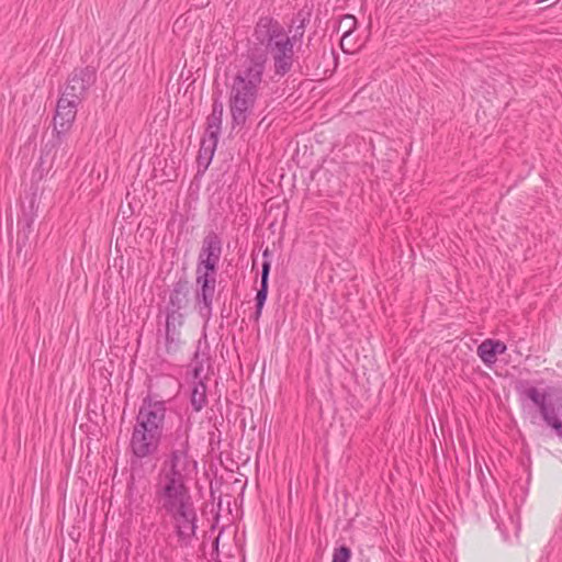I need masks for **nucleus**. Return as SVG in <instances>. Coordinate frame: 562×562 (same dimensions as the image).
I'll return each instance as SVG.
<instances>
[{"instance_id":"nucleus-7","label":"nucleus","mask_w":562,"mask_h":562,"mask_svg":"<svg viewBox=\"0 0 562 562\" xmlns=\"http://www.w3.org/2000/svg\"><path fill=\"white\" fill-rule=\"evenodd\" d=\"M216 276L195 272V307L201 318L207 323L213 314V299L216 289Z\"/></svg>"},{"instance_id":"nucleus-9","label":"nucleus","mask_w":562,"mask_h":562,"mask_svg":"<svg viewBox=\"0 0 562 562\" xmlns=\"http://www.w3.org/2000/svg\"><path fill=\"white\" fill-rule=\"evenodd\" d=\"M188 294L189 288L186 279H179L175 282L164 307V315L186 316L182 311L188 305Z\"/></svg>"},{"instance_id":"nucleus-19","label":"nucleus","mask_w":562,"mask_h":562,"mask_svg":"<svg viewBox=\"0 0 562 562\" xmlns=\"http://www.w3.org/2000/svg\"><path fill=\"white\" fill-rule=\"evenodd\" d=\"M296 20H297L299 24L295 26L294 34L291 38L293 44L303 37L306 23L310 21V13H304V12L300 11L296 14Z\"/></svg>"},{"instance_id":"nucleus-16","label":"nucleus","mask_w":562,"mask_h":562,"mask_svg":"<svg viewBox=\"0 0 562 562\" xmlns=\"http://www.w3.org/2000/svg\"><path fill=\"white\" fill-rule=\"evenodd\" d=\"M217 143L218 142L207 139L204 137L201 139L199 155H198L199 166H204L205 169L209 167V165L211 164V161L213 159L214 153L216 150Z\"/></svg>"},{"instance_id":"nucleus-5","label":"nucleus","mask_w":562,"mask_h":562,"mask_svg":"<svg viewBox=\"0 0 562 562\" xmlns=\"http://www.w3.org/2000/svg\"><path fill=\"white\" fill-rule=\"evenodd\" d=\"M254 37L265 46L261 49L267 56H271L276 76L283 77L292 69L293 42L278 20L269 15L260 16L254 29Z\"/></svg>"},{"instance_id":"nucleus-23","label":"nucleus","mask_w":562,"mask_h":562,"mask_svg":"<svg viewBox=\"0 0 562 562\" xmlns=\"http://www.w3.org/2000/svg\"><path fill=\"white\" fill-rule=\"evenodd\" d=\"M202 371H203V363L202 362H196L194 364L193 370H192L193 381L202 380L201 379Z\"/></svg>"},{"instance_id":"nucleus-13","label":"nucleus","mask_w":562,"mask_h":562,"mask_svg":"<svg viewBox=\"0 0 562 562\" xmlns=\"http://www.w3.org/2000/svg\"><path fill=\"white\" fill-rule=\"evenodd\" d=\"M222 238L214 232L210 231L202 239L198 259L220 261L222 257Z\"/></svg>"},{"instance_id":"nucleus-11","label":"nucleus","mask_w":562,"mask_h":562,"mask_svg":"<svg viewBox=\"0 0 562 562\" xmlns=\"http://www.w3.org/2000/svg\"><path fill=\"white\" fill-rule=\"evenodd\" d=\"M79 102L60 94L53 119V126L70 130L76 120Z\"/></svg>"},{"instance_id":"nucleus-6","label":"nucleus","mask_w":562,"mask_h":562,"mask_svg":"<svg viewBox=\"0 0 562 562\" xmlns=\"http://www.w3.org/2000/svg\"><path fill=\"white\" fill-rule=\"evenodd\" d=\"M97 81V69L93 66L75 68L69 75L61 94L81 103Z\"/></svg>"},{"instance_id":"nucleus-15","label":"nucleus","mask_w":562,"mask_h":562,"mask_svg":"<svg viewBox=\"0 0 562 562\" xmlns=\"http://www.w3.org/2000/svg\"><path fill=\"white\" fill-rule=\"evenodd\" d=\"M206 391L207 387L203 380L192 381L190 404L193 412L199 413L206 406Z\"/></svg>"},{"instance_id":"nucleus-21","label":"nucleus","mask_w":562,"mask_h":562,"mask_svg":"<svg viewBox=\"0 0 562 562\" xmlns=\"http://www.w3.org/2000/svg\"><path fill=\"white\" fill-rule=\"evenodd\" d=\"M351 559V550L347 546L342 544L334 549L331 562H349Z\"/></svg>"},{"instance_id":"nucleus-8","label":"nucleus","mask_w":562,"mask_h":562,"mask_svg":"<svg viewBox=\"0 0 562 562\" xmlns=\"http://www.w3.org/2000/svg\"><path fill=\"white\" fill-rule=\"evenodd\" d=\"M186 323V316L165 315L164 328L158 333L162 337L164 352L176 353L181 346V328Z\"/></svg>"},{"instance_id":"nucleus-25","label":"nucleus","mask_w":562,"mask_h":562,"mask_svg":"<svg viewBox=\"0 0 562 562\" xmlns=\"http://www.w3.org/2000/svg\"><path fill=\"white\" fill-rule=\"evenodd\" d=\"M198 357H199V352L196 351V352L194 353V358H195V359H198Z\"/></svg>"},{"instance_id":"nucleus-17","label":"nucleus","mask_w":562,"mask_h":562,"mask_svg":"<svg viewBox=\"0 0 562 562\" xmlns=\"http://www.w3.org/2000/svg\"><path fill=\"white\" fill-rule=\"evenodd\" d=\"M477 356L486 366H492L496 362L497 356L494 352V347L491 345V339L483 340L477 347Z\"/></svg>"},{"instance_id":"nucleus-14","label":"nucleus","mask_w":562,"mask_h":562,"mask_svg":"<svg viewBox=\"0 0 562 562\" xmlns=\"http://www.w3.org/2000/svg\"><path fill=\"white\" fill-rule=\"evenodd\" d=\"M263 256V262L261 267V279H260V288L257 291L256 294V305H258L259 308H263L265 303L267 301L268 296V289H269V274H270V268L271 262L269 260L270 257V250L266 248L262 252Z\"/></svg>"},{"instance_id":"nucleus-4","label":"nucleus","mask_w":562,"mask_h":562,"mask_svg":"<svg viewBox=\"0 0 562 562\" xmlns=\"http://www.w3.org/2000/svg\"><path fill=\"white\" fill-rule=\"evenodd\" d=\"M516 391L524 416L535 424L538 409L547 426L562 439V390L550 389V392H541L528 382H520Z\"/></svg>"},{"instance_id":"nucleus-10","label":"nucleus","mask_w":562,"mask_h":562,"mask_svg":"<svg viewBox=\"0 0 562 562\" xmlns=\"http://www.w3.org/2000/svg\"><path fill=\"white\" fill-rule=\"evenodd\" d=\"M70 130L53 126L52 138L44 145L42 157H50L52 164L69 154L68 133Z\"/></svg>"},{"instance_id":"nucleus-12","label":"nucleus","mask_w":562,"mask_h":562,"mask_svg":"<svg viewBox=\"0 0 562 562\" xmlns=\"http://www.w3.org/2000/svg\"><path fill=\"white\" fill-rule=\"evenodd\" d=\"M223 112L224 106L222 101L218 98L214 99L212 103V112L206 117L204 138L218 142L222 132Z\"/></svg>"},{"instance_id":"nucleus-1","label":"nucleus","mask_w":562,"mask_h":562,"mask_svg":"<svg viewBox=\"0 0 562 562\" xmlns=\"http://www.w3.org/2000/svg\"><path fill=\"white\" fill-rule=\"evenodd\" d=\"M189 435L178 427L172 434L170 451L154 482V503L158 513L169 517L177 541L190 547L196 540L198 509L189 482L196 462L189 454Z\"/></svg>"},{"instance_id":"nucleus-20","label":"nucleus","mask_w":562,"mask_h":562,"mask_svg":"<svg viewBox=\"0 0 562 562\" xmlns=\"http://www.w3.org/2000/svg\"><path fill=\"white\" fill-rule=\"evenodd\" d=\"M220 261L216 260H202L198 259L195 272L217 274V267Z\"/></svg>"},{"instance_id":"nucleus-3","label":"nucleus","mask_w":562,"mask_h":562,"mask_svg":"<svg viewBox=\"0 0 562 562\" xmlns=\"http://www.w3.org/2000/svg\"><path fill=\"white\" fill-rule=\"evenodd\" d=\"M167 415L166 402L148 394L140 403L128 442L131 464L154 458L161 445Z\"/></svg>"},{"instance_id":"nucleus-22","label":"nucleus","mask_w":562,"mask_h":562,"mask_svg":"<svg viewBox=\"0 0 562 562\" xmlns=\"http://www.w3.org/2000/svg\"><path fill=\"white\" fill-rule=\"evenodd\" d=\"M491 345H493L496 356L505 353L507 349L506 345L501 340L491 339Z\"/></svg>"},{"instance_id":"nucleus-2","label":"nucleus","mask_w":562,"mask_h":562,"mask_svg":"<svg viewBox=\"0 0 562 562\" xmlns=\"http://www.w3.org/2000/svg\"><path fill=\"white\" fill-rule=\"evenodd\" d=\"M266 71L267 54L260 47H250L240 56L227 86L232 128L244 127L254 114Z\"/></svg>"},{"instance_id":"nucleus-18","label":"nucleus","mask_w":562,"mask_h":562,"mask_svg":"<svg viewBox=\"0 0 562 562\" xmlns=\"http://www.w3.org/2000/svg\"><path fill=\"white\" fill-rule=\"evenodd\" d=\"M339 27L345 29L341 40H340V45H341L342 50L346 52V48H345L346 41L349 38L351 33L356 30L357 19L351 14H346L341 18V20L339 22Z\"/></svg>"},{"instance_id":"nucleus-24","label":"nucleus","mask_w":562,"mask_h":562,"mask_svg":"<svg viewBox=\"0 0 562 562\" xmlns=\"http://www.w3.org/2000/svg\"><path fill=\"white\" fill-rule=\"evenodd\" d=\"M261 312H262V308H259L258 305H256V311H255V314H254V317L256 321L259 319V317L261 316Z\"/></svg>"}]
</instances>
